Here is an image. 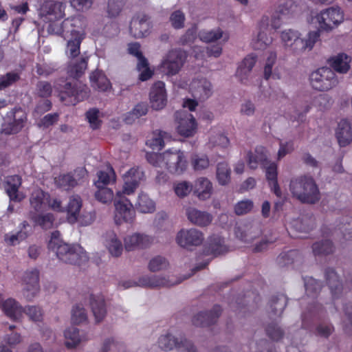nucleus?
Instances as JSON below:
<instances>
[{
    "label": "nucleus",
    "instance_id": "23",
    "mask_svg": "<svg viewBox=\"0 0 352 352\" xmlns=\"http://www.w3.org/2000/svg\"><path fill=\"white\" fill-rule=\"evenodd\" d=\"M3 312L10 319L19 321L24 314V307L14 298H8L1 305Z\"/></svg>",
    "mask_w": 352,
    "mask_h": 352
},
{
    "label": "nucleus",
    "instance_id": "16",
    "mask_svg": "<svg viewBox=\"0 0 352 352\" xmlns=\"http://www.w3.org/2000/svg\"><path fill=\"white\" fill-rule=\"evenodd\" d=\"M176 130L179 135L188 138L194 135L197 123L191 113L185 111L176 113Z\"/></svg>",
    "mask_w": 352,
    "mask_h": 352
},
{
    "label": "nucleus",
    "instance_id": "6",
    "mask_svg": "<svg viewBox=\"0 0 352 352\" xmlns=\"http://www.w3.org/2000/svg\"><path fill=\"white\" fill-rule=\"evenodd\" d=\"M64 25L74 28L71 30L72 38L67 41L66 54L69 57L75 58L80 54V43L85 36L86 20L82 16L78 15L66 19Z\"/></svg>",
    "mask_w": 352,
    "mask_h": 352
},
{
    "label": "nucleus",
    "instance_id": "22",
    "mask_svg": "<svg viewBox=\"0 0 352 352\" xmlns=\"http://www.w3.org/2000/svg\"><path fill=\"white\" fill-rule=\"evenodd\" d=\"M186 214L192 224L199 227L208 226L212 221V216L210 213L194 207H188L186 209Z\"/></svg>",
    "mask_w": 352,
    "mask_h": 352
},
{
    "label": "nucleus",
    "instance_id": "37",
    "mask_svg": "<svg viewBox=\"0 0 352 352\" xmlns=\"http://www.w3.org/2000/svg\"><path fill=\"white\" fill-rule=\"evenodd\" d=\"M91 87L98 91H107L111 88V85L105 74L101 71L96 70L89 76Z\"/></svg>",
    "mask_w": 352,
    "mask_h": 352
},
{
    "label": "nucleus",
    "instance_id": "3",
    "mask_svg": "<svg viewBox=\"0 0 352 352\" xmlns=\"http://www.w3.org/2000/svg\"><path fill=\"white\" fill-rule=\"evenodd\" d=\"M319 36L318 31L309 32L306 38H302L298 31L291 29L280 33L281 43L285 48L296 55L311 50Z\"/></svg>",
    "mask_w": 352,
    "mask_h": 352
},
{
    "label": "nucleus",
    "instance_id": "53",
    "mask_svg": "<svg viewBox=\"0 0 352 352\" xmlns=\"http://www.w3.org/2000/svg\"><path fill=\"white\" fill-rule=\"evenodd\" d=\"M87 320V312L81 305H75L72 310V321L73 323L79 324L84 323Z\"/></svg>",
    "mask_w": 352,
    "mask_h": 352
},
{
    "label": "nucleus",
    "instance_id": "42",
    "mask_svg": "<svg viewBox=\"0 0 352 352\" xmlns=\"http://www.w3.org/2000/svg\"><path fill=\"white\" fill-rule=\"evenodd\" d=\"M209 144L212 146L226 148L230 145V140L222 130L212 129L210 131Z\"/></svg>",
    "mask_w": 352,
    "mask_h": 352
},
{
    "label": "nucleus",
    "instance_id": "54",
    "mask_svg": "<svg viewBox=\"0 0 352 352\" xmlns=\"http://www.w3.org/2000/svg\"><path fill=\"white\" fill-rule=\"evenodd\" d=\"M33 221L44 229H50L52 227L54 221V216L52 213L48 212L44 214H38L32 217Z\"/></svg>",
    "mask_w": 352,
    "mask_h": 352
},
{
    "label": "nucleus",
    "instance_id": "40",
    "mask_svg": "<svg viewBox=\"0 0 352 352\" xmlns=\"http://www.w3.org/2000/svg\"><path fill=\"white\" fill-rule=\"evenodd\" d=\"M206 250L208 254L217 256L226 253L228 251V248L223 239L218 235H214L208 239Z\"/></svg>",
    "mask_w": 352,
    "mask_h": 352
},
{
    "label": "nucleus",
    "instance_id": "2",
    "mask_svg": "<svg viewBox=\"0 0 352 352\" xmlns=\"http://www.w3.org/2000/svg\"><path fill=\"white\" fill-rule=\"evenodd\" d=\"M48 247L56 253L59 260L66 263L80 265L88 259L86 252L81 246L65 243L57 231L52 234Z\"/></svg>",
    "mask_w": 352,
    "mask_h": 352
},
{
    "label": "nucleus",
    "instance_id": "18",
    "mask_svg": "<svg viewBox=\"0 0 352 352\" xmlns=\"http://www.w3.org/2000/svg\"><path fill=\"white\" fill-rule=\"evenodd\" d=\"M153 242V236L139 232L129 234L124 238V248L129 252L148 248Z\"/></svg>",
    "mask_w": 352,
    "mask_h": 352
},
{
    "label": "nucleus",
    "instance_id": "19",
    "mask_svg": "<svg viewBox=\"0 0 352 352\" xmlns=\"http://www.w3.org/2000/svg\"><path fill=\"white\" fill-rule=\"evenodd\" d=\"M151 107L155 110H161L166 105L167 95L165 83L157 81L153 85L149 93Z\"/></svg>",
    "mask_w": 352,
    "mask_h": 352
},
{
    "label": "nucleus",
    "instance_id": "34",
    "mask_svg": "<svg viewBox=\"0 0 352 352\" xmlns=\"http://www.w3.org/2000/svg\"><path fill=\"white\" fill-rule=\"evenodd\" d=\"M221 309L219 306H215L210 312H200L192 318V323L195 326H207L214 322L219 316Z\"/></svg>",
    "mask_w": 352,
    "mask_h": 352
},
{
    "label": "nucleus",
    "instance_id": "44",
    "mask_svg": "<svg viewBox=\"0 0 352 352\" xmlns=\"http://www.w3.org/2000/svg\"><path fill=\"white\" fill-rule=\"evenodd\" d=\"M97 177L98 179L94 182L97 188L104 186L116 179L115 172L113 168L109 165L104 170H99L97 173Z\"/></svg>",
    "mask_w": 352,
    "mask_h": 352
},
{
    "label": "nucleus",
    "instance_id": "58",
    "mask_svg": "<svg viewBox=\"0 0 352 352\" xmlns=\"http://www.w3.org/2000/svg\"><path fill=\"white\" fill-rule=\"evenodd\" d=\"M191 164L195 170L199 171L206 169L210 165V162L206 155H195L191 159Z\"/></svg>",
    "mask_w": 352,
    "mask_h": 352
},
{
    "label": "nucleus",
    "instance_id": "15",
    "mask_svg": "<svg viewBox=\"0 0 352 352\" xmlns=\"http://www.w3.org/2000/svg\"><path fill=\"white\" fill-rule=\"evenodd\" d=\"M144 173L139 168H131L123 175V186L122 190L116 192L117 197L133 194L143 179Z\"/></svg>",
    "mask_w": 352,
    "mask_h": 352
},
{
    "label": "nucleus",
    "instance_id": "5",
    "mask_svg": "<svg viewBox=\"0 0 352 352\" xmlns=\"http://www.w3.org/2000/svg\"><path fill=\"white\" fill-rule=\"evenodd\" d=\"M344 12L340 8L333 6L321 10L311 12L307 18L309 24L319 31L330 32L344 21Z\"/></svg>",
    "mask_w": 352,
    "mask_h": 352
},
{
    "label": "nucleus",
    "instance_id": "14",
    "mask_svg": "<svg viewBox=\"0 0 352 352\" xmlns=\"http://www.w3.org/2000/svg\"><path fill=\"white\" fill-rule=\"evenodd\" d=\"M23 295L28 300H32L40 292L39 273L37 270L26 271L22 278Z\"/></svg>",
    "mask_w": 352,
    "mask_h": 352
},
{
    "label": "nucleus",
    "instance_id": "26",
    "mask_svg": "<svg viewBox=\"0 0 352 352\" xmlns=\"http://www.w3.org/2000/svg\"><path fill=\"white\" fill-rule=\"evenodd\" d=\"M49 194L39 188H35L30 193L29 201L30 207L35 212H38L47 209Z\"/></svg>",
    "mask_w": 352,
    "mask_h": 352
},
{
    "label": "nucleus",
    "instance_id": "51",
    "mask_svg": "<svg viewBox=\"0 0 352 352\" xmlns=\"http://www.w3.org/2000/svg\"><path fill=\"white\" fill-rule=\"evenodd\" d=\"M222 52V48L219 45L212 46L211 48H207L206 50L201 47H195L194 53L196 58H204L206 55L208 56L219 57Z\"/></svg>",
    "mask_w": 352,
    "mask_h": 352
},
{
    "label": "nucleus",
    "instance_id": "11",
    "mask_svg": "<svg viewBox=\"0 0 352 352\" xmlns=\"http://www.w3.org/2000/svg\"><path fill=\"white\" fill-rule=\"evenodd\" d=\"M269 24V16L263 15L258 23L255 34L252 38V45L254 49L264 50L272 43V37Z\"/></svg>",
    "mask_w": 352,
    "mask_h": 352
},
{
    "label": "nucleus",
    "instance_id": "32",
    "mask_svg": "<svg viewBox=\"0 0 352 352\" xmlns=\"http://www.w3.org/2000/svg\"><path fill=\"white\" fill-rule=\"evenodd\" d=\"M336 136L340 146L344 147L352 142V131L350 123L342 120L338 125Z\"/></svg>",
    "mask_w": 352,
    "mask_h": 352
},
{
    "label": "nucleus",
    "instance_id": "9",
    "mask_svg": "<svg viewBox=\"0 0 352 352\" xmlns=\"http://www.w3.org/2000/svg\"><path fill=\"white\" fill-rule=\"evenodd\" d=\"M89 96V89L80 82L74 83L67 82L65 85L63 90H60L58 96L61 101L66 104L74 105Z\"/></svg>",
    "mask_w": 352,
    "mask_h": 352
},
{
    "label": "nucleus",
    "instance_id": "27",
    "mask_svg": "<svg viewBox=\"0 0 352 352\" xmlns=\"http://www.w3.org/2000/svg\"><path fill=\"white\" fill-rule=\"evenodd\" d=\"M263 166L265 168V175L271 190L277 197H281L282 192L277 181V164L267 160V162H265Z\"/></svg>",
    "mask_w": 352,
    "mask_h": 352
},
{
    "label": "nucleus",
    "instance_id": "10",
    "mask_svg": "<svg viewBox=\"0 0 352 352\" xmlns=\"http://www.w3.org/2000/svg\"><path fill=\"white\" fill-rule=\"evenodd\" d=\"M186 53L182 50H171L163 58L160 67L167 76L177 74L184 65Z\"/></svg>",
    "mask_w": 352,
    "mask_h": 352
},
{
    "label": "nucleus",
    "instance_id": "36",
    "mask_svg": "<svg viewBox=\"0 0 352 352\" xmlns=\"http://www.w3.org/2000/svg\"><path fill=\"white\" fill-rule=\"evenodd\" d=\"M89 300L96 321L99 322L103 320L107 314L104 296L101 294H91Z\"/></svg>",
    "mask_w": 352,
    "mask_h": 352
},
{
    "label": "nucleus",
    "instance_id": "24",
    "mask_svg": "<svg viewBox=\"0 0 352 352\" xmlns=\"http://www.w3.org/2000/svg\"><path fill=\"white\" fill-rule=\"evenodd\" d=\"M261 229L258 223L245 224L239 227L236 231V236L245 243H251L261 236Z\"/></svg>",
    "mask_w": 352,
    "mask_h": 352
},
{
    "label": "nucleus",
    "instance_id": "7",
    "mask_svg": "<svg viewBox=\"0 0 352 352\" xmlns=\"http://www.w3.org/2000/svg\"><path fill=\"white\" fill-rule=\"evenodd\" d=\"M189 91L194 98L184 100L182 106L190 111H194L198 105L197 100H205L212 95L213 86L206 78L198 76L194 78L190 82Z\"/></svg>",
    "mask_w": 352,
    "mask_h": 352
},
{
    "label": "nucleus",
    "instance_id": "20",
    "mask_svg": "<svg viewBox=\"0 0 352 352\" xmlns=\"http://www.w3.org/2000/svg\"><path fill=\"white\" fill-rule=\"evenodd\" d=\"M151 28V22L145 14H138L131 21L130 32L135 38H140L147 36Z\"/></svg>",
    "mask_w": 352,
    "mask_h": 352
},
{
    "label": "nucleus",
    "instance_id": "4",
    "mask_svg": "<svg viewBox=\"0 0 352 352\" xmlns=\"http://www.w3.org/2000/svg\"><path fill=\"white\" fill-rule=\"evenodd\" d=\"M289 190L302 203L315 204L320 199V191L311 177L301 176L291 179Z\"/></svg>",
    "mask_w": 352,
    "mask_h": 352
},
{
    "label": "nucleus",
    "instance_id": "38",
    "mask_svg": "<svg viewBox=\"0 0 352 352\" xmlns=\"http://www.w3.org/2000/svg\"><path fill=\"white\" fill-rule=\"evenodd\" d=\"M11 115L13 117V121L8 124V127L3 129L5 133L8 134L18 133L24 126L26 120V114L21 109L11 112Z\"/></svg>",
    "mask_w": 352,
    "mask_h": 352
},
{
    "label": "nucleus",
    "instance_id": "61",
    "mask_svg": "<svg viewBox=\"0 0 352 352\" xmlns=\"http://www.w3.org/2000/svg\"><path fill=\"white\" fill-rule=\"evenodd\" d=\"M124 0H109L107 13L109 17H116L119 15L123 6Z\"/></svg>",
    "mask_w": 352,
    "mask_h": 352
},
{
    "label": "nucleus",
    "instance_id": "28",
    "mask_svg": "<svg viewBox=\"0 0 352 352\" xmlns=\"http://www.w3.org/2000/svg\"><path fill=\"white\" fill-rule=\"evenodd\" d=\"M103 244L112 256H120L123 251L121 240L114 232H108L104 236Z\"/></svg>",
    "mask_w": 352,
    "mask_h": 352
},
{
    "label": "nucleus",
    "instance_id": "48",
    "mask_svg": "<svg viewBox=\"0 0 352 352\" xmlns=\"http://www.w3.org/2000/svg\"><path fill=\"white\" fill-rule=\"evenodd\" d=\"M231 170L226 162H219L217 166L216 177L219 184L225 186L230 182Z\"/></svg>",
    "mask_w": 352,
    "mask_h": 352
},
{
    "label": "nucleus",
    "instance_id": "47",
    "mask_svg": "<svg viewBox=\"0 0 352 352\" xmlns=\"http://www.w3.org/2000/svg\"><path fill=\"white\" fill-rule=\"evenodd\" d=\"M148 112V106L141 102L136 104L134 108L124 116V122L131 124L140 117L145 116Z\"/></svg>",
    "mask_w": 352,
    "mask_h": 352
},
{
    "label": "nucleus",
    "instance_id": "25",
    "mask_svg": "<svg viewBox=\"0 0 352 352\" xmlns=\"http://www.w3.org/2000/svg\"><path fill=\"white\" fill-rule=\"evenodd\" d=\"M19 230L16 232H10L5 234L4 241L8 245H16L24 241L31 232L30 225L23 221L19 226Z\"/></svg>",
    "mask_w": 352,
    "mask_h": 352
},
{
    "label": "nucleus",
    "instance_id": "17",
    "mask_svg": "<svg viewBox=\"0 0 352 352\" xmlns=\"http://www.w3.org/2000/svg\"><path fill=\"white\" fill-rule=\"evenodd\" d=\"M123 196L117 197L115 200V221L117 224H121L123 222L131 223L135 218V211L133 206L129 199H122Z\"/></svg>",
    "mask_w": 352,
    "mask_h": 352
},
{
    "label": "nucleus",
    "instance_id": "64",
    "mask_svg": "<svg viewBox=\"0 0 352 352\" xmlns=\"http://www.w3.org/2000/svg\"><path fill=\"white\" fill-rule=\"evenodd\" d=\"M191 190L192 186L187 182H181L174 184V191L180 198L186 197Z\"/></svg>",
    "mask_w": 352,
    "mask_h": 352
},
{
    "label": "nucleus",
    "instance_id": "33",
    "mask_svg": "<svg viewBox=\"0 0 352 352\" xmlns=\"http://www.w3.org/2000/svg\"><path fill=\"white\" fill-rule=\"evenodd\" d=\"M82 202L78 195L69 197L65 212H67V219L69 223L74 224L78 221V216L82 208Z\"/></svg>",
    "mask_w": 352,
    "mask_h": 352
},
{
    "label": "nucleus",
    "instance_id": "39",
    "mask_svg": "<svg viewBox=\"0 0 352 352\" xmlns=\"http://www.w3.org/2000/svg\"><path fill=\"white\" fill-rule=\"evenodd\" d=\"M135 208L140 213L151 214L155 211V202L146 193L138 194Z\"/></svg>",
    "mask_w": 352,
    "mask_h": 352
},
{
    "label": "nucleus",
    "instance_id": "55",
    "mask_svg": "<svg viewBox=\"0 0 352 352\" xmlns=\"http://www.w3.org/2000/svg\"><path fill=\"white\" fill-rule=\"evenodd\" d=\"M98 188V190L95 193L96 199L102 204L111 203L114 197L113 191L104 186Z\"/></svg>",
    "mask_w": 352,
    "mask_h": 352
},
{
    "label": "nucleus",
    "instance_id": "60",
    "mask_svg": "<svg viewBox=\"0 0 352 352\" xmlns=\"http://www.w3.org/2000/svg\"><path fill=\"white\" fill-rule=\"evenodd\" d=\"M65 21V19L61 23H57L56 21L50 22V25L47 27V32L50 34H54L57 35H61L64 32H70L71 30H72L74 28L71 25L65 26L64 25V23Z\"/></svg>",
    "mask_w": 352,
    "mask_h": 352
},
{
    "label": "nucleus",
    "instance_id": "56",
    "mask_svg": "<svg viewBox=\"0 0 352 352\" xmlns=\"http://www.w3.org/2000/svg\"><path fill=\"white\" fill-rule=\"evenodd\" d=\"M24 314H25L30 320L34 322L41 321L43 317V309L36 305H28L24 307Z\"/></svg>",
    "mask_w": 352,
    "mask_h": 352
},
{
    "label": "nucleus",
    "instance_id": "12",
    "mask_svg": "<svg viewBox=\"0 0 352 352\" xmlns=\"http://www.w3.org/2000/svg\"><path fill=\"white\" fill-rule=\"evenodd\" d=\"M65 8L66 5L63 2L47 0L41 6L39 15L45 21H57L65 16Z\"/></svg>",
    "mask_w": 352,
    "mask_h": 352
},
{
    "label": "nucleus",
    "instance_id": "1",
    "mask_svg": "<svg viewBox=\"0 0 352 352\" xmlns=\"http://www.w3.org/2000/svg\"><path fill=\"white\" fill-rule=\"evenodd\" d=\"M148 162L155 167L166 169L173 174H182L187 168L188 162L183 151L170 148L162 153H147Z\"/></svg>",
    "mask_w": 352,
    "mask_h": 352
},
{
    "label": "nucleus",
    "instance_id": "57",
    "mask_svg": "<svg viewBox=\"0 0 352 352\" xmlns=\"http://www.w3.org/2000/svg\"><path fill=\"white\" fill-rule=\"evenodd\" d=\"M137 69L140 72L139 78L142 81L147 80L153 75V72L148 67V63L146 58H141L138 62Z\"/></svg>",
    "mask_w": 352,
    "mask_h": 352
},
{
    "label": "nucleus",
    "instance_id": "35",
    "mask_svg": "<svg viewBox=\"0 0 352 352\" xmlns=\"http://www.w3.org/2000/svg\"><path fill=\"white\" fill-rule=\"evenodd\" d=\"M267 151L264 147H256L254 152L248 151L246 155L248 164L251 169H256L258 165L267 162Z\"/></svg>",
    "mask_w": 352,
    "mask_h": 352
},
{
    "label": "nucleus",
    "instance_id": "50",
    "mask_svg": "<svg viewBox=\"0 0 352 352\" xmlns=\"http://www.w3.org/2000/svg\"><path fill=\"white\" fill-rule=\"evenodd\" d=\"M312 250L314 255L329 254L333 252L334 246L329 240H323L314 243Z\"/></svg>",
    "mask_w": 352,
    "mask_h": 352
},
{
    "label": "nucleus",
    "instance_id": "62",
    "mask_svg": "<svg viewBox=\"0 0 352 352\" xmlns=\"http://www.w3.org/2000/svg\"><path fill=\"white\" fill-rule=\"evenodd\" d=\"M326 278L332 293L334 292V290L336 292V290L340 289L341 285L338 275L333 270H329L327 271Z\"/></svg>",
    "mask_w": 352,
    "mask_h": 352
},
{
    "label": "nucleus",
    "instance_id": "21",
    "mask_svg": "<svg viewBox=\"0 0 352 352\" xmlns=\"http://www.w3.org/2000/svg\"><path fill=\"white\" fill-rule=\"evenodd\" d=\"M187 278L185 277L182 280H176L173 276H144L139 279L138 285L151 287H170L180 283L184 279Z\"/></svg>",
    "mask_w": 352,
    "mask_h": 352
},
{
    "label": "nucleus",
    "instance_id": "45",
    "mask_svg": "<svg viewBox=\"0 0 352 352\" xmlns=\"http://www.w3.org/2000/svg\"><path fill=\"white\" fill-rule=\"evenodd\" d=\"M168 138L166 132L155 131L148 138L146 144L153 150H161L164 146V141Z\"/></svg>",
    "mask_w": 352,
    "mask_h": 352
},
{
    "label": "nucleus",
    "instance_id": "29",
    "mask_svg": "<svg viewBox=\"0 0 352 352\" xmlns=\"http://www.w3.org/2000/svg\"><path fill=\"white\" fill-rule=\"evenodd\" d=\"M212 192V184L208 178L199 177L195 182L194 193L200 200L208 199Z\"/></svg>",
    "mask_w": 352,
    "mask_h": 352
},
{
    "label": "nucleus",
    "instance_id": "43",
    "mask_svg": "<svg viewBox=\"0 0 352 352\" xmlns=\"http://www.w3.org/2000/svg\"><path fill=\"white\" fill-rule=\"evenodd\" d=\"M87 58L81 57L78 60L71 61L67 67L68 75L74 78L80 77L87 69Z\"/></svg>",
    "mask_w": 352,
    "mask_h": 352
},
{
    "label": "nucleus",
    "instance_id": "46",
    "mask_svg": "<svg viewBox=\"0 0 352 352\" xmlns=\"http://www.w3.org/2000/svg\"><path fill=\"white\" fill-rule=\"evenodd\" d=\"M64 337L65 339V346L68 349L75 348L82 340L81 336L79 334L78 329L74 327L65 329Z\"/></svg>",
    "mask_w": 352,
    "mask_h": 352
},
{
    "label": "nucleus",
    "instance_id": "30",
    "mask_svg": "<svg viewBox=\"0 0 352 352\" xmlns=\"http://www.w3.org/2000/svg\"><path fill=\"white\" fill-rule=\"evenodd\" d=\"M184 338H175L170 333L162 335L157 341L158 346L164 351H170L173 349H177L179 351L182 350V344Z\"/></svg>",
    "mask_w": 352,
    "mask_h": 352
},
{
    "label": "nucleus",
    "instance_id": "52",
    "mask_svg": "<svg viewBox=\"0 0 352 352\" xmlns=\"http://www.w3.org/2000/svg\"><path fill=\"white\" fill-rule=\"evenodd\" d=\"M168 266V261L161 256L152 258L148 265V270L153 272L164 270L167 269Z\"/></svg>",
    "mask_w": 352,
    "mask_h": 352
},
{
    "label": "nucleus",
    "instance_id": "59",
    "mask_svg": "<svg viewBox=\"0 0 352 352\" xmlns=\"http://www.w3.org/2000/svg\"><path fill=\"white\" fill-rule=\"evenodd\" d=\"M223 37V33L220 29L210 31H202L199 33L200 40L208 43L215 41Z\"/></svg>",
    "mask_w": 352,
    "mask_h": 352
},
{
    "label": "nucleus",
    "instance_id": "63",
    "mask_svg": "<svg viewBox=\"0 0 352 352\" xmlns=\"http://www.w3.org/2000/svg\"><path fill=\"white\" fill-rule=\"evenodd\" d=\"M254 207L253 202L250 199L239 201L234 206V212L237 215H243L250 212Z\"/></svg>",
    "mask_w": 352,
    "mask_h": 352
},
{
    "label": "nucleus",
    "instance_id": "41",
    "mask_svg": "<svg viewBox=\"0 0 352 352\" xmlns=\"http://www.w3.org/2000/svg\"><path fill=\"white\" fill-rule=\"evenodd\" d=\"M351 58L344 53L338 54L331 58V66L338 73L346 74L350 69Z\"/></svg>",
    "mask_w": 352,
    "mask_h": 352
},
{
    "label": "nucleus",
    "instance_id": "13",
    "mask_svg": "<svg viewBox=\"0 0 352 352\" xmlns=\"http://www.w3.org/2000/svg\"><path fill=\"white\" fill-rule=\"evenodd\" d=\"M204 240L203 232L196 228L182 229L175 238L176 243L180 247L188 250L201 245Z\"/></svg>",
    "mask_w": 352,
    "mask_h": 352
},
{
    "label": "nucleus",
    "instance_id": "8",
    "mask_svg": "<svg viewBox=\"0 0 352 352\" xmlns=\"http://www.w3.org/2000/svg\"><path fill=\"white\" fill-rule=\"evenodd\" d=\"M310 80L312 87L319 91H328L338 84V78L329 67L319 68L311 73Z\"/></svg>",
    "mask_w": 352,
    "mask_h": 352
},
{
    "label": "nucleus",
    "instance_id": "31",
    "mask_svg": "<svg viewBox=\"0 0 352 352\" xmlns=\"http://www.w3.org/2000/svg\"><path fill=\"white\" fill-rule=\"evenodd\" d=\"M21 184V179L18 175H13L8 178L6 190L10 200L20 202L25 198L24 193L19 191Z\"/></svg>",
    "mask_w": 352,
    "mask_h": 352
},
{
    "label": "nucleus",
    "instance_id": "49",
    "mask_svg": "<svg viewBox=\"0 0 352 352\" xmlns=\"http://www.w3.org/2000/svg\"><path fill=\"white\" fill-rule=\"evenodd\" d=\"M57 187L63 190H69L77 185L76 180L69 174H63L54 178Z\"/></svg>",
    "mask_w": 352,
    "mask_h": 352
}]
</instances>
